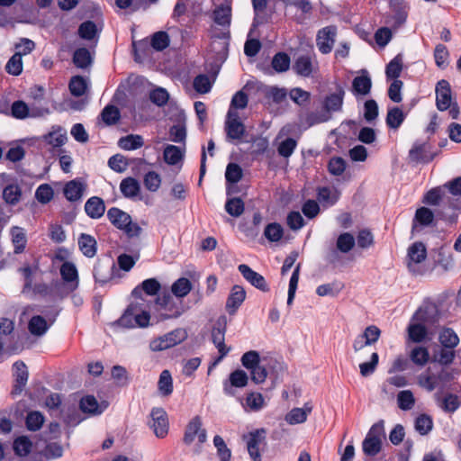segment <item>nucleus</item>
Masks as SVG:
<instances>
[{"label":"nucleus","instance_id":"b1692460","mask_svg":"<svg viewBox=\"0 0 461 461\" xmlns=\"http://www.w3.org/2000/svg\"><path fill=\"white\" fill-rule=\"evenodd\" d=\"M241 405L246 411H258L266 405L265 399L260 393L251 392L240 400Z\"/></svg>","mask_w":461,"mask_h":461},{"label":"nucleus","instance_id":"4d7b16f0","mask_svg":"<svg viewBox=\"0 0 461 461\" xmlns=\"http://www.w3.org/2000/svg\"><path fill=\"white\" fill-rule=\"evenodd\" d=\"M449 52L443 44H438L434 50V59L437 67L445 68L448 64Z\"/></svg>","mask_w":461,"mask_h":461},{"label":"nucleus","instance_id":"79ce46f5","mask_svg":"<svg viewBox=\"0 0 461 461\" xmlns=\"http://www.w3.org/2000/svg\"><path fill=\"white\" fill-rule=\"evenodd\" d=\"M14 417L17 422H23L29 429V402L26 400H22L16 403Z\"/></svg>","mask_w":461,"mask_h":461},{"label":"nucleus","instance_id":"f8f14e48","mask_svg":"<svg viewBox=\"0 0 461 461\" xmlns=\"http://www.w3.org/2000/svg\"><path fill=\"white\" fill-rule=\"evenodd\" d=\"M86 188V181L83 178L77 177L64 185L63 194L71 203L78 202L82 199Z\"/></svg>","mask_w":461,"mask_h":461},{"label":"nucleus","instance_id":"5fc2aeb1","mask_svg":"<svg viewBox=\"0 0 461 461\" xmlns=\"http://www.w3.org/2000/svg\"><path fill=\"white\" fill-rule=\"evenodd\" d=\"M213 445L217 449V456L220 458V461H230L231 457V451L227 447L226 443L224 442L223 438L216 435L213 438Z\"/></svg>","mask_w":461,"mask_h":461},{"label":"nucleus","instance_id":"6e6552de","mask_svg":"<svg viewBox=\"0 0 461 461\" xmlns=\"http://www.w3.org/2000/svg\"><path fill=\"white\" fill-rule=\"evenodd\" d=\"M427 258V249L422 242H414L408 249L407 253V267L410 272L414 275L422 273L420 264L425 261Z\"/></svg>","mask_w":461,"mask_h":461},{"label":"nucleus","instance_id":"8fccbe9b","mask_svg":"<svg viewBox=\"0 0 461 461\" xmlns=\"http://www.w3.org/2000/svg\"><path fill=\"white\" fill-rule=\"evenodd\" d=\"M356 240L354 236L349 232L341 233L336 242L339 251L342 253H348L355 246Z\"/></svg>","mask_w":461,"mask_h":461},{"label":"nucleus","instance_id":"bf43d9fd","mask_svg":"<svg viewBox=\"0 0 461 461\" xmlns=\"http://www.w3.org/2000/svg\"><path fill=\"white\" fill-rule=\"evenodd\" d=\"M22 195L20 187L17 185H9L3 191V198L7 203L15 204Z\"/></svg>","mask_w":461,"mask_h":461},{"label":"nucleus","instance_id":"de8ad7c7","mask_svg":"<svg viewBox=\"0 0 461 461\" xmlns=\"http://www.w3.org/2000/svg\"><path fill=\"white\" fill-rule=\"evenodd\" d=\"M164 160L168 165H176L183 158V151L179 147L167 145L164 149Z\"/></svg>","mask_w":461,"mask_h":461},{"label":"nucleus","instance_id":"774afa93","mask_svg":"<svg viewBox=\"0 0 461 461\" xmlns=\"http://www.w3.org/2000/svg\"><path fill=\"white\" fill-rule=\"evenodd\" d=\"M242 169L236 163H230L226 167L225 178L228 183L237 184L242 177Z\"/></svg>","mask_w":461,"mask_h":461},{"label":"nucleus","instance_id":"5701e85b","mask_svg":"<svg viewBox=\"0 0 461 461\" xmlns=\"http://www.w3.org/2000/svg\"><path fill=\"white\" fill-rule=\"evenodd\" d=\"M85 212L91 219H99L105 212V204L102 198L92 196L85 203Z\"/></svg>","mask_w":461,"mask_h":461},{"label":"nucleus","instance_id":"9b49d317","mask_svg":"<svg viewBox=\"0 0 461 461\" xmlns=\"http://www.w3.org/2000/svg\"><path fill=\"white\" fill-rule=\"evenodd\" d=\"M227 137L230 140H240L245 134V126L240 120L237 111L229 109L225 122Z\"/></svg>","mask_w":461,"mask_h":461},{"label":"nucleus","instance_id":"09e8293b","mask_svg":"<svg viewBox=\"0 0 461 461\" xmlns=\"http://www.w3.org/2000/svg\"><path fill=\"white\" fill-rule=\"evenodd\" d=\"M11 235L12 241L14 246V252L16 254L23 252L27 242L26 236L23 229L19 227L12 228Z\"/></svg>","mask_w":461,"mask_h":461},{"label":"nucleus","instance_id":"1a4fd4ad","mask_svg":"<svg viewBox=\"0 0 461 461\" xmlns=\"http://www.w3.org/2000/svg\"><path fill=\"white\" fill-rule=\"evenodd\" d=\"M115 264L110 258H99L94 267V278L96 283L104 285L113 277Z\"/></svg>","mask_w":461,"mask_h":461},{"label":"nucleus","instance_id":"c03bdc74","mask_svg":"<svg viewBox=\"0 0 461 461\" xmlns=\"http://www.w3.org/2000/svg\"><path fill=\"white\" fill-rule=\"evenodd\" d=\"M339 197V193L336 189L330 187H321L318 189V200L325 205H333Z\"/></svg>","mask_w":461,"mask_h":461},{"label":"nucleus","instance_id":"a211bd4d","mask_svg":"<svg viewBox=\"0 0 461 461\" xmlns=\"http://www.w3.org/2000/svg\"><path fill=\"white\" fill-rule=\"evenodd\" d=\"M13 367L14 384L11 394L15 397L20 395L23 391L28 380V372L26 365L22 361L15 362Z\"/></svg>","mask_w":461,"mask_h":461},{"label":"nucleus","instance_id":"2f4dec72","mask_svg":"<svg viewBox=\"0 0 461 461\" xmlns=\"http://www.w3.org/2000/svg\"><path fill=\"white\" fill-rule=\"evenodd\" d=\"M372 86L371 78L366 71L356 77L352 82L353 91L357 95H366L369 94Z\"/></svg>","mask_w":461,"mask_h":461},{"label":"nucleus","instance_id":"a878e982","mask_svg":"<svg viewBox=\"0 0 461 461\" xmlns=\"http://www.w3.org/2000/svg\"><path fill=\"white\" fill-rule=\"evenodd\" d=\"M312 404L307 402L303 405V408L292 409L285 415V420L291 425L303 423L307 420V417L312 412Z\"/></svg>","mask_w":461,"mask_h":461},{"label":"nucleus","instance_id":"680f3d73","mask_svg":"<svg viewBox=\"0 0 461 461\" xmlns=\"http://www.w3.org/2000/svg\"><path fill=\"white\" fill-rule=\"evenodd\" d=\"M101 118L107 125L115 124L120 119V112L113 105H107L101 113Z\"/></svg>","mask_w":461,"mask_h":461},{"label":"nucleus","instance_id":"f704fd0d","mask_svg":"<svg viewBox=\"0 0 461 461\" xmlns=\"http://www.w3.org/2000/svg\"><path fill=\"white\" fill-rule=\"evenodd\" d=\"M417 383L421 388L432 392L438 384V377L428 368L418 375Z\"/></svg>","mask_w":461,"mask_h":461},{"label":"nucleus","instance_id":"c9c22d12","mask_svg":"<svg viewBox=\"0 0 461 461\" xmlns=\"http://www.w3.org/2000/svg\"><path fill=\"white\" fill-rule=\"evenodd\" d=\"M438 340L443 348H455L459 344V338L451 328H443L438 335Z\"/></svg>","mask_w":461,"mask_h":461},{"label":"nucleus","instance_id":"37998d69","mask_svg":"<svg viewBox=\"0 0 461 461\" xmlns=\"http://www.w3.org/2000/svg\"><path fill=\"white\" fill-rule=\"evenodd\" d=\"M402 70V58L401 55L395 56L386 66L385 75L388 79L396 80L401 76Z\"/></svg>","mask_w":461,"mask_h":461},{"label":"nucleus","instance_id":"2eb2a0df","mask_svg":"<svg viewBox=\"0 0 461 461\" xmlns=\"http://www.w3.org/2000/svg\"><path fill=\"white\" fill-rule=\"evenodd\" d=\"M225 328L221 325L214 326L212 330V339L215 347L217 348L220 356L214 360L212 366L209 367V371L218 365L230 351V348L226 347L224 343Z\"/></svg>","mask_w":461,"mask_h":461},{"label":"nucleus","instance_id":"c756f323","mask_svg":"<svg viewBox=\"0 0 461 461\" xmlns=\"http://www.w3.org/2000/svg\"><path fill=\"white\" fill-rule=\"evenodd\" d=\"M44 139L48 144L54 148L63 146L67 140V131L60 126H53L52 130L44 136Z\"/></svg>","mask_w":461,"mask_h":461},{"label":"nucleus","instance_id":"20e7f679","mask_svg":"<svg viewBox=\"0 0 461 461\" xmlns=\"http://www.w3.org/2000/svg\"><path fill=\"white\" fill-rule=\"evenodd\" d=\"M212 19L216 25L221 27V29H217L216 27L212 29V38L225 41L229 40L231 22V7L230 3L217 6L213 11Z\"/></svg>","mask_w":461,"mask_h":461},{"label":"nucleus","instance_id":"052dcab7","mask_svg":"<svg viewBox=\"0 0 461 461\" xmlns=\"http://www.w3.org/2000/svg\"><path fill=\"white\" fill-rule=\"evenodd\" d=\"M432 427H433V421H432V419L429 415L420 414L415 420V429L420 435L428 434L432 429Z\"/></svg>","mask_w":461,"mask_h":461},{"label":"nucleus","instance_id":"ea45409f","mask_svg":"<svg viewBox=\"0 0 461 461\" xmlns=\"http://www.w3.org/2000/svg\"><path fill=\"white\" fill-rule=\"evenodd\" d=\"M192 290V284L189 279L180 277L176 280L171 286L172 294L177 298H184Z\"/></svg>","mask_w":461,"mask_h":461},{"label":"nucleus","instance_id":"69168bd1","mask_svg":"<svg viewBox=\"0 0 461 461\" xmlns=\"http://www.w3.org/2000/svg\"><path fill=\"white\" fill-rule=\"evenodd\" d=\"M297 147V141L293 138H286L281 141L277 147L278 154L285 158L292 156Z\"/></svg>","mask_w":461,"mask_h":461},{"label":"nucleus","instance_id":"c85d7f7f","mask_svg":"<svg viewBox=\"0 0 461 461\" xmlns=\"http://www.w3.org/2000/svg\"><path fill=\"white\" fill-rule=\"evenodd\" d=\"M120 191L124 197L134 199L140 194V185L137 179L129 176L122 180Z\"/></svg>","mask_w":461,"mask_h":461},{"label":"nucleus","instance_id":"6e6d98bb","mask_svg":"<svg viewBox=\"0 0 461 461\" xmlns=\"http://www.w3.org/2000/svg\"><path fill=\"white\" fill-rule=\"evenodd\" d=\"M264 235L271 242L279 241L284 235L283 227L276 222L269 223L265 228Z\"/></svg>","mask_w":461,"mask_h":461},{"label":"nucleus","instance_id":"58836bf2","mask_svg":"<svg viewBox=\"0 0 461 461\" xmlns=\"http://www.w3.org/2000/svg\"><path fill=\"white\" fill-rule=\"evenodd\" d=\"M173 379L168 370H163L160 373L158 390L162 396H169L173 393Z\"/></svg>","mask_w":461,"mask_h":461},{"label":"nucleus","instance_id":"4c0bfd02","mask_svg":"<svg viewBox=\"0 0 461 461\" xmlns=\"http://www.w3.org/2000/svg\"><path fill=\"white\" fill-rule=\"evenodd\" d=\"M143 138L140 135L130 134L118 140V146L124 150H134L143 146Z\"/></svg>","mask_w":461,"mask_h":461},{"label":"nucleus","instance_id":"f03ea898","mask_svg":"<svg viewBox=\"0 0 461 461\" xmlns=\"http://www.w3.org/2000/svg\"><path fill=\"white\" fill-rule=\"evenodd\" d=\"M150 320L149 312L141 307L140 303H131L122 316L118 320V324L123 328H145L149 326Z\"/></svg>","mask_w":461,"mask_h":461},{"label":"nucleus","instance_id":"ddd939ff","mask_svg":"<svg viewBox=\"0 0 461 461\" xmlns=\"http://www.w3.org/2000/svg\"><path fill=\"white\" fill-rule=\"evenodd\" d=\"M249 376L241 369H237L230 374L229 380L223 382V392L226 395L234 396L235 388H243L248 384Z\"/></svg>","mask_w":461,"mask_h":461},{"label":"nucleus","instance_id":"13d9d810","mask_svg":"<svg viewBox=\"0 0 461 461\" xmlns=\"http://www.w3.org/2000/svg\"><path fill=\"white\" fill-rule=\"evenodd\" d=\"M54 196V191L52 187L48 184L41 185L35 192V198L42 204L50 203Z\"/></svg>","mask_w":461,"mask_h":461},{"label":"nucleus","instance_id":"393cba45","mask_svg":"<svg viewBox=\"0 0 461 461\" xmlns=\"http://www.w3.org/2000/svg\"><path fill=\"white\" fill-rule=\"evenodd\" d=\"M344 95V90L339 88L336 93L326 96L323 102V112L330 115V113L332 112L340 111L343 104Z\"/></svg>","mask_w":461,"mask_h":461},{"label":"nucleus","instance_id":"72a5a7b5","mask_svg":"<svg viewBox=\"0 0 461 461\" xmlns=\"http://www.w3.org/2000/svg\"><path fill=\"white\" fill-rule=\"evenodd\" d=\"M160 290V284L155 278H149L144 280L140 286H137L132 291V295L135 297L140 296L142 292L148 295H155Z\"/></svg>","mask_w":461,"mask_h":461},{"label":"nucleus","instance_id":"a19ab883","mask_svg":"<svg viewBox=\"0 0 461 461\" xmlns=\"http://www.w3.org/2000/svg\"><path fill=\"white\" fill-rule=\"evenodd\" d=\"M405 119V114L399 107H393L388 110L386 115V125L391 128L397 130Z\"/></svg>","mask_w":461,"mask_h":461},{"label":"nucleus","instance_id":"e433bc0d","mask_svg":"<svg viewBox=\"0 0 461 461\" xmlns=\"http://www.w3.org/2000/svg\"><path fill=\"white\" fill-rule=\"evenodd\" d=\"M409 357L416 366H424L429 360V352L425 347L416 346L410 351Z\"/></svg>","mask_w":461,"mask_h":461},{"label":"nucleus","instance_id":"bb28decb","mask_svg":"<svg viewBox=\"0 0 461 461\" xmlns=\"http://www.w3.org/2000/svg\"><path fill=\"white\" fill-rule=\"evenodd\" d=\"M107 218L113 226L122 230L130 223L131 215L117 207H112L107 211Z\"/></svg>","mask_w":461,"mask_h":461},{"label":"nucleus","instance_id":"4468645a","mask_svg":"<svg viewBox=\"0 0 461 461\" xmlns=\"http://www.w3.org/2000/svg\"><path fill=\"white\" fill-rule=\"evenodd\" d=\"M150 427L158 438H164L167 434L168 420L166 411L161 408H154L150 413Z\"/></svg>","mask_w":461,"mask_h":461},{"label":"nucleus","instance_id":"3c124183","mask_svg":"<svg viewBox=\"0 0 461 461\" xmlns=\"http://www.w3.org/2000/svg\"><path fill=\"white\" fill-rule=\"evenodd\" d=\"M398 407L402 411L411 410L415 404V398L411 390H403L397 394Z\"/></svg>","mask_w":461,"mask_h":461},{"label":"nucleus","instance_id":"f257e3e1","mask_svg":"<svg viewBox=\"0 0 461 461\" xmlns=\"http://www.w3.org/2000/svg\"><path fill=\"white\" fill-rule=\"evenodd\" d=\"M59 311L50 306L41 312V314L31 317V349L38 345L37 338L43 337L50 328L55 323Z\"/></svg>","mask_w":461,"mask_h":461},{"label":"nucleus","instance_id":"cd10ccee","mask_svg":"<svg viewBox=\"0 0 461 461\" xmlns=\"http://www.w3.org/2000/svg\"><path fill=\"white\" fill-rule=\"evenodd\" d=\"M38 93L33 96L34 102L31 103V117L43 116L49 113L48 103L45 99L41 98L43 95L42 87H35Z\"/></svg>","mask_w":461,"mask_h":461},{"label":"nucleus","instance_id":"dca6fc26","mask_svg":"<svg viewBox=\"0 0 461 461\" xmlns=\"http://www.w3.org/2000/svg\"><path fill=\"white\" fill-rule=\"evenodd\" d=\"M264 433V429H257L249 432L247 436L244 437V438L247 440L248 452L253 461H261L259 446L265 438Z\"/></svg>","mask_w":461,"mask_h":461},{"label":"nucleus","instance_id":"aec40b11","mask_svg":"<svg viewBox=\"0 0 461 461\" xmlns=\"http://www.w3.org/2000/svg\"><path fill=\"white\" fill-rule=\"evenodd\" d=\"M242 276L253 286L263 292H267L269 287L262 275L251 269L248 265L241 264L238 267Z\"/></svg>","mask_w":461,"mask_h":461},{"label":"nucleus","instance_id":"603ef678","mask_svg":"<svg viewBox=\"0 0 461 461\" xmlns=\"http://www.w3.org/2000/svg\"><path fill=\"white\" fill-rule=\"evenodd\" d=\"M69 90L74 96H82L87 89L86 80L81 76H75L70 79Z\"/></svg>","mask_w":461,"mask_h":461},{"label":"nucleus","instance_id":"7ed1b4c3","mask_svg":"<svg viewBox=\"0 0 461 461\" xmlns=\"http://www.w3.org/2000/svg\"><path fill=\"white\" fill-rule=\"evenodd\" d=\"M59 274L62 285L58 289V296L64 298L75 292L79 286V274L77 266L73 262L61 264Z\"/></svg>","mask_w":461,"mask_h":461},{"label":"nucleus","instance_id":"49530a36","mask_svg":"<svg viewBox=\"0 0 461 461\" xmlns=\"http://www.w3.org/2000/svg\"><path fill=\"white\" fill-rule=\"evenodd\" d=\"M92 57L86 48L77 49L73 55V63L79 68H86L91 65Z\"/></svg>","mask_w":461,"mask_h":461},{"label":"nucleus","instance_id":"39448f33","mask_svg":"<svg viewBox=\"0 0 461 461\" xmlns=\"http://www.w3.org/2000/svg\"><path fill=\"white\" fill-rule=\"evenodd\" d=\"M384 436V423H375L367 432L363 443V452L369 456L377 455L382 447V438Z\"/></svg>","mask_w":461,"mask_h":461},{"label":"nucleus","instance_id":"423d86ee","mask_svg":"<svg viewBox=\"0 0 461 461\" xmlns=\"http://www.w3.org/2000/svg\"><path fill=\"white\" fill-rule=\"evenodd\" d=\"M156 303L162 320L177 318L184 312L182 303L176 302L169 294L158 296Z\"/></svg>","mask_w":461,"mask_h":461},{"label":"nucleus","instance_id":"473e14b6","mask_svg":"<svg viewBox=\"0 0 461 461\" xmlns=\"http://www.w3.org/2000/svg\"><path fill=\"white\" fill-rule=\"evenodd\" d=\"M408 339L414 343H420L427 339L428 330L425 325L411 321L407 328Z\"/></svg>","mask_w":461,"mask_h":461},{"label":"nucleus","instance_id":"e2e57ef3","mask_svg":"<svg viewBox=\"0 0 461 461\" xmlns=\"http://www.w3.org/2000/svg\"><path fill=\"white\" fill-rule=\"evenodd\" d=\"M143 183L147 190L156 192L160 187L161 177L155 171H149L144 176Z\"/></svg>","mask_w":461,"mask_h":461},{"label":"nucleus","instance_id":"9d476101","mask_svg":"<svg viewBox=\"0 0 461 461\" xmlns=\"http://www.w3.org/2000/svg\"><path fill=\"white\" fill-rule=\"evenodd\" d=\"M337 35V27L329 25L321 29L316 36V46L321 53L329 54L331 52Z\"/></svg>","mask_w":461,"mask_h":461},{"label":"nucleus","instance_id":"4be33fe9","mask_svg":"<svg viewBox=\"0 0 461 461\" xmlns=\"http://www.w3.org/2000/svg\"><path fill=\"white\" fill-rule=\"evenodd\" d=\"M246 298V292L240 285H234L226 302V309L230 314H234Z\"/></svg>","mask_w":461,"mask_h":461},{"label":"nucleus","instance_id":"338daca9","mask_svg":"<svg viewBox=\"0 0 461 461\" xmlns=\"http://www.w3.org/2000/svg\"><path fill=\"white\" fill-rule=\"evenodd\" d=\"M460 405L458 397L452 393L445 395L439 403L440 408L447 412L456 411Z\"/></svg>","mask_w":461,"mask_h":461},{"label":"nucleus","instance_id":"6ab92c4d","mask_svg":"<svg viewBox=\"0 0 461 461\" xmlns=\"http://www.w3.org/2000/svg\"><path fill=\"white\" fill-rule=\"evenodd\" d=\"M316 66L317 62L314 56L301 55L294 60L293 70L298 76L309 77Z\"/></svg>","mask_w":461,"mask_h":461},{"label":"nucleus","instance_id":"a18cd8bd","mask_svg":"<svg viewBox=\"0 0 461 461\" xmlns=\"http://www.w3.org/2000/svg\"><path fill=\"white\" fill-rule=\"evenodd\" d=\"M291 64L290 57L285 52L276 53L272 59V68L277 73H283L289 69Z\"/></svg>","mask_w":461,"mask_h":461},{"label":"nucleus","instance_id":"0eeeda50","mask_svg":"<svg viewBox=\"0 0 461 461\" xmlns=\"http://www.w3.org/2000/svg\"><path fill=\"white\" fill-rule=\"evenodd\" d=\"M185 337V331L184 330L177 329L159 338L152 339L149 343V348L154 352L166 350L181 343Z\"/></svg>","mask_w":461,"mask_h":461},{"label":"nucleus","instance_id":"412c9836","mask_svg":"<svg viewBox=\"0 0 461 461\" xmlns=\"http://www.w3.org/2000/svg\"><path fill=\"white\" fill-rule=\"evenodd\" d=\"M34 452L46 458H57L62 456L63 448L57 443L47 444V439H44L35 442Z\"/></svg>","mask_w":461,"mask_h":461},{"label":"nucleus","instance_id":"7c9ffc66","mask_svg":"<svg viewBox=\"0 0 461 461\" xmlns=\"http://www.w3.org/2000/svg\"><path fill=\"white\" fill-rule=\"evenodd\" d=\"M78 247L84 256L93 258L96 254V240L95 239L86 233H82L78 238Z\"/></svg>","mask_w":461,"mask_h":461},{"label":"nucleus","instance_id":"0e129e2a","mask_svg":"<svg viewBox=\"0 0 461 461\" xmlns=\"http://www.w3.org/2000/svg\"><path fill=\"white\" fill-rule=\"evenodd\" d=\"M225 210L230 215L239 217L244 212V203L240 198L229 199L225 203Z\"/></svg>","mask_w":461,"mask_h":461},{"label":"nucleus","instance_id":"864d4df0","mask_svg":"<svg viewBox=\"0 0 461 461\" xmlns=\"http://www.w3.org/2000/svg\"><path fill=\"white\" fill-rule=\"evenodd\" d=\"M433 220L434 214L432 211L427 207H420L417 209L415 212L413 227H415L416 222L422 226H428L433 221Z\"/></svg>","mask_w":461,"mask_h":461},{"label":"nucleus","instance_id":"f3484780","mask_svg":"<svg viewBox=\"0 0 461 461\" xmlns=\"http://www.w3.org/2000/svg\"><path fill=\"white\" fill-rule=\"evenodd\" d=\"M451 88L449 83L445 80H439L436 86V104L440 111H446L452 104Z\"/></svg>","mask_w":461,"mask_h":461}]
</instances>
